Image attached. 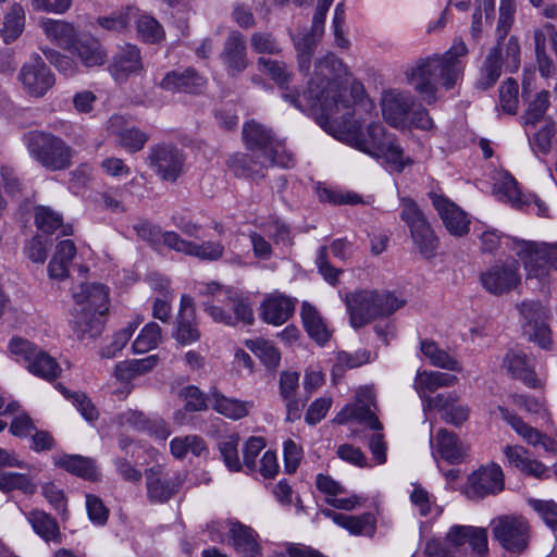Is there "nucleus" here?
Masks as SVG:
<instances>
[{"mask_svg":"<svg viewBox=\"0 0 557 557\" xmlns=\"http://www.w3.org/2000/svg\"><path fill=\"white\" fill-rule=\"evenodd\" d=\"M375 408V397L372 389L368 387L360 388L357 393L356 403L343 408L334 420L339 424L357 420L366 423L370 429L381 431L383 426L374 413Z\"/></svg>","mask_w":557,"mask_h":557,"instance_id":"nucleus-16","label":"nucleus"},{"mask_svg":"<svg viewBox=\"0 0 557 557\" xmlns=\"http://www.w3.org/2000/svg\"><path fill=\"white\" fill-rule=\"evenodd\" d=\"M25 26V11L20 4H13L4 16L3 27L0 30L4 42L15 40Z\"/></svg>","mask_w":557,"mask_h":557,"instance_id":"nucleus-48","label":"nucleus"},{"mask_svg":"<svg viewBox=\"0 0 557 557\" xmlns=\"http://www.w3.org/2000/svg\"><path fill=\"white\" fill-rule=\"evenodd\" d=\"M46 59L64 76H73L78 72L77 63L69 55L52 49H42Z\"/></svg>","mask_w":557,"mask_h":557,"instance_id":"nucleus-64","label":"nucleus"},{"mask_svg":"<svg viewBox=\"0 0 557 557\" xmlns=\"http://www.w3.org/2000/svg\"><path fill=\"white\" fill-rule=\"evenodd\" d=\"M300 314L308 335L319 345H324L332 332L318 310L309 302H304Z\"/></svg>","mask_w":557,"mask_h":557,"instance_id":"nucleus-40","label":"nucleus"},{"mask_svg":"<svg viewBox=\"0 0 557 557\" xmlns=\"http://www.w3.org/2000/svg\"><path fill=\"white\" fill-rule=\"evenodd\" d=\"M40 27L49 39L57 41L65 49H70L71 45L76 40L75 27L69 22L41 18Z\"/></svg>","mask_w":557,"mask_h":557,"instance_id":"nucleus-44","label":"nucleus"},{"mask_svg":"<svg viewBox=\"0 0 557 557\" xmlns=\"http://www.w3.org/2000/svg\"><path fill=\"white\" fill-rule=\"evenodd\" d=\"M35 223L40 231L47 234H51L58 228L61 230V234L63 236H69L73 234L72 226L63 225L61 215L48 207L36 208Z\"/></svg>","mask_w":557,"mask_h":557,"instance_id":"nucleus-47","label":"nucleus"},{"mask_svg":"<svg viewBox=\"0 0 557 557\" xmlns=\"http://www.w3.org/2000/svg\"><path fill=\"white\" fill-rule=\"evenodd\" d=\"M110 71L116 81H124L132 74H139L143 71L139 49L134 45L122 47L113 58Z\"/></svg>","mask_w":557,"mask_h":557,"instance_id":"nucleus-33","label":"nucleus"},{"mask_svg":"<svg viewBox=\"0 0 557 557\" xmlns=\"http://www.w3.org/2000/svg\"><path fill=\"white\" fill-rule=\"evenodd\" d=\"M399 206L400 219L409 230L429 222L424 212L413 199L409 197H401Z\"/></svg>","mask_w":557,"mask_h":557,"instance_id":"nucleus-56","label":"nucleus"},{"mask_svg":"<svg viewBox=\"0 0 557 557\" xmlns=\"http://www.w3.org/2000/svg\"><path fill=\"white\" fill-rule=\"evenodd\" d=\"M250 45L252 50L259 54H280L282 47L271 33L257 32L251 35Z\"/></svg>","mask_w":557,"mask_h":557,"instance_id":"nucleus-60","label":"nucleus"},{"mask_svg":"<svg viewBox=\"0 0 557 557\" xmlns=\"http://www.w3.org/2000/svg\"><path fill=\"white\" fill-rule=\"evenodd\" d=\"M209 401L218 413L232 420H239L247 417L253 407L251 401L230 398L218 391L210 393Z\"/></svg>","mask_w":557,"mask_h":557,"instance_id":"nucleus-37","label":"nucleus"},{"mask_svg":"<svg viewBox=\"0 0 557 557\" xmlns=\"http://www.w3.org/2000/svg\"><path fill=\"white\" fill-rule=\"evenodd\" d=\"M318 34H305L301 36H294L293 41L297 52L298 67L300 72H308L311 65V55L313 53Z\"/></svg>","mask_w":557,"mask_h":557,"instance_id":"nucleus-51","label":"nucleus"},{"mask_svg":"<svg viewBox=\"0 0 557 557\" xmlns=\"http://www.w3.org/2000/svg\"><path fill=\"white\" fill-rule=\"evenodd\" d=\"M423 410L424 412L438 410L446 423L457 426L466 422L470 414V408L465 404H459L458 396L453 393L438 394L424 399Z\"/></svg>","mask_w":557,"mask_h":557,"instance_id":"nucleus-22","label":"nucleus"},{"mask_svg":"<svg viewBox=\"0 0 557 557\" xmlns=\"http://www.w3.org/2000/svg\"><path fill=\"white\" fill-rule=\"evenodd\" d=\"M430 199L443 225L451 236L462 237L469 233L470 219L457 203L436 193H430Z\"/></svg>","mask_w":557,"mask_h":557,"instance_id":"nucleus-14","label":"nucleus"},{"mask_svg":"<svg viewBox=\"0 0 557 557\" xmlns=\"http://www.w3.org/2000/svg\"><path fill=\"white\" fill-rule=\"evenodd\" d=\"M350 325L362 327L373 320L393 314L405 306L406 300L389 292L357 290L346 296Z\"/></svg>","mask_w":557,"mask_h":557,"instance_id":"nucleus-4","label":"nucleus"},{"mask_svg":"<svg viewBox=\"0 0 557 557\" xmlns=\"http://www.w3.org/2000/svg\"><path fill=\"white\" fill-rule=\"evenodd\" d=\"M503 488V470L498 465L491 463L474 471L468 478L465 494L470 499H479L499 493Z\"/></svg>","mask_w":557,"mask_h":557,"instance_id":"nucleus-15","label":"nucleus"},{"mask_svg":"<svg viewBox=\"0 0 557 557\" xmlns=\"http://www.w3.org/2000/svg\"><path fill=\"white\" fill-rule=\"evenodd\" d=\"M200 294L211 295L215 301L225 304L233 310L234 324L236 322H243L245 324H251L253 322V312L250 306L236 294L228 289L222 288L216 283H209L200 289Z\"/></svg>","mask_w":557,"mask_h":557,"instance_id":"nucleus-25","label":"nucleus"},{"mask_svg":"<svg viewBox=\"0 0 557 557\" xmlns=\"http://www.w3.org/2000/svg\"><path fill=\"white\" fill-rule=\"evenodd\" d=\"M549 106V94L546 90H542L536 97L529 103L522 119L525 127L535 126L540 122Z\"/></svg>","mask_w":557,"mask_h":557,"instance_id":"nucleus-55","label":"nucleus"},{"mask_svg":"<svg viewBox=\"0 0 557 557\" xmlns=\"http://www.w3.org/2000/svg\"><path fill=\"white\" fill-rule=\"evenodd\" d=\"M516 253L521 259L527 272V280L548 281L550 269L557 271V242H525L517 244Z\"/></svg>","mask_w":557,"mask_h":557,"instance_id":"nucleus-7","label":"nucleus"},{"mask_svg":"<svg viewBox=\"0 0 557 557\" xmlns=\"http://www.w3.org/2000/svg\"><path fill=\"white\" fill-rule=\"evenodd\" d=\"M230 536L234 549L244 557L253 555L258 552L256 532L239 522H230Z\"/></svg>","mask_w":557,"mask_h":557,"instance_id":"nucleus-43","label":"nucleus"},{"mask_svg":"<svg viewBox=\"0 0 557 557\" xmlns=\"http://www.w3.org/2000/svg\"><path fill=\"white\" fill-rule=\"evenodd\" d=\"M493 194L503 202L523 208V196L516 180L507 172H497L494 176Z\"/></svg>","mask_w":557,"mask_h":557,"instance_id":"nucleus-39","label":"nucleus"},{"mask_svg":"<svg viewBox=\"0 0 557 557\" xmlns=\"http://www.w3.org/2000/svg\"><path fill=\"white\" fill-rule=\"evenodd\" d=\"M76 256V246L71 239L60 240L48 264V274L53 280H64L69 276V267Z\"/></svg>","mask_w":557,"mask_h":557,"instance_id":"nucleus-36","label":"nucleus"},{"mask_svg":"<svg viewBox=\"0 0 557 557\" xmlns=\"http://www.w3.org/2000/svg\"><path fill=\"white\" fill-rule=\"evenodd\" d=\"M220 58L231 75H237L246 70L249 61L242 34L237 32L230 34Z\"/></svg>","mask_w":557,"mask_h":557,"instance_id":"nucleus-29","label":"nucleus"},{"mask_svg":"<svg viewBox=\"0 0 557 557\" xmlns=\"http://www.w3.org/2000/svg\"><path fill=\"white\" fill-rule=\"evenodd\" d=\"M170 450L176 459H184L188 455L201 457L208 453L205 441L194 434L174 437L170 442Z\"/></svg>","mask_w":557,"mask_h":557,"instance_id":"nucleus-45","label":"nucleus"},{"mask_svg":"<svg viewBox=\"0 0 557 557\" xmlns=\"http://www.w3.org/2000/svg\"><path fill=\"white\" fill-rule=\"evenodd\" d=\"M528 504L539 513L548 528L557 532V503L530 498Z\"/></svg>","mask_w":557,"mask_h":557,"instance_id":"nucleus-63","label":"nucleus"},{"mask_svg":"<svg viewBox=\"0 0 557 557\" xmlns=\"http://www.w3.org/2000/svg\"><path fill=\"white\" fill-rule=\"evenodd\" d=\"M467 54L466 44L455 40L446 52L419 58L406 66V82L425 103H435L442 88L451 89L462 77Z\"/></svg>","mask_w":557,"mask_h":557,"instance_id":"nucleus-2","label":"nucleus"},{"mask_svg":"<svg viewBox=\"0 0 557 557\" xmlns=\"http://www.w3.org/2000/svg\"><path fill=\"white\" fill-rule=\"evenodd\" d=\"M294 309L295 302L292 298L278 293H273L262 302L261 318L269 324L281 325L289 319Z\"/></svg>","mask_w":557,"mask_h":557,"instance_id":"nucleus-31","label":"nucleus"},{"mask_svg":"<svg viewBox=\"0 0 557 557\" xmlns=\"http://www.w3.org/2000/svg\"><path fill=\"white\" fill-rule=\"evenodd\" d=\"M69 51L85 69L100 67L108 58L101 42L94 37L76 38Z\"/></svg>","mask_w":557,"mask_h":557,"instance_id":"nucleus-27","label":"nucleus"},{"mask_svg":"<svg viewBox=\"0 0 557 557\" xmlns=\"http://www.w3.org/2000/svg\"><path fill=\"white\" fill-rule=\"evenodd\" d=\"M75 309L72 330L81 341L98 337L103 329V314L109 309V290L100 283H82L72 290Z\"/></svg>","mask_w":557,"mask_h":557,"instance_id":"nucleus-3","label":"nucleus"},{"mask_svg":"<svg viewBox=\"0 0 557 557\" xmlns=\"http://www.w3.org/2000/svg\"><path fill=\"white\" fill-rule=\"evenodd\" d=\"M33 530L46 542L61 543L62 535L58 522L42 510H32L26 516Z\"/></svg>","mask_w":557,"mask_h":557,"instance_id":"nucleus-42","label":"nucleus"},{"mask_svg":"<svg viewBox=\"0 0 557 557\" xmlns=\"http://www.w3.org/2000/svg\"><path fill=\"white\" fill-rule=\"evenodd\" d=\"M146 475L147 498L151 503L162 504L174 496L183 484L178 474H171L160 466L148 469Z\"/></svg>","mask_w":557,"mask_h":557,"instance_id":"nucleus-17","label":"nucleus"},{"mask_svg":"<svg viewBox=\"0 0 557 557\" xmlns=\"http://www.w3.org/2000/svg\"><path fill=\"white\" fill-rule=\"evenodd\" d=\"M409 232L414 247L424 258H432L435 256L438 247V238L430 222L417 225L416 227L410 228Z\"/></svg>","mask_w":557,"mask_h":557,"instance_id":"nucleus-46","label":"nucleus"},{"mask_svg":"<svg viewBox=\"0 0 557 557\" xmlns=\"http://www.w3.org/2000/svg\"><path fill=\"white\" fill-rule=\"evenodd\" d=\"M0 490L4 493L18 490L25 494H33L35 485L28 475L18 472L1 471Z\"/></svg>","mask_w":557,"mask_h":557,"instance_id":"nucleus-54","label":"nucleus"},{"mask_svg":"<svg viewBox=\"0 0 557 557\" xmlns=\"http://www.w3.org/2000/svg\"><path fill=\"white\" fill-rule=\"evenodd\" d=\"M323 515L354 535L372 536L376 530L375 517L369 512L360 516H348L326 509L323 510Z\"/></svg>","mask_w":557,"mask_h":557,"instance_id":"nucleus-34","label":"nucleus"},{"mask_svg":"<svg viewBox=\"0 0 557 557\" xmlns=\"http://www.w3.org/2000/svg\"><path fill=\"white\" fill-rule=\"evenodd\" d=\"M257 66L260 72L267 74L278 87H284L292 81L293 73L283 61L260 57L257 60Z\"/></svg>","mask_w":557,"mask_h":557,"instance_id":"nucleus-49","label":"nucleus"},{"mask_svg":"<svg viewBox=\"0 0 557 557\" xmlns=\"http://www.w3.org/2000/svg\"><path fill=\"white\" fill-rule=\"evenodd\" d=\"M137 33L141 40L156 44L164 38V30L161 24L149 15H141L137 22Z\"/></svg>","mask_w":557,"mask_h":557,"instance_id":"nucleus-57","label":"nucleus"},{"mask_svg":"<svg viewBox=\"0 0 557 557\" xmlns=\"http://www.w3.org/2000/svg\"><path fill=\"white\" fill-rule=\"evenodd\" d=\"M149 165L164 181H175L182 173L183 156L173 147L157 146L149 154Z\"/></svg>","mask_w":557,"mask_h":557,"instance_id":"nucleus-23","label":"nucleus"},{"mask_svg":"<svg viewBox=\"0 0 557 557\" xmlns=\"http://www.w3.org/2000/svg\"><path fill=\"white\" fill-rule=\"evenodd\" d=\"M135 16L136 9L127 7L125 11L115 12L111 16L98 17L97 24L107 30L120 32L125 29Z\"/></svg>","mask_w":557,"mask_h":557,"instance_id":"nucleus-61","label":"nucleus"},{"mask_svg":"<svg viewBox=\"0 0 557 557\" xmlns=\"http://www.w3.org/2000/svg\"><path fill=\"white\" fill-rule=\"evenodd\" d=\"M500 417L513 429V431L530 446H541L547 453H557V437L548 436L537 429L524 422L520 417L508 409L498 406Z\"/></svg>","mask_w":557,"mask_h":557,"instance_id":"nucleus-20","label":"nucleus"},{"mask_svg":"<svg viewBox=\"0 0 557 557\" xmlns=\"http://www.w3.org/2000/svg\"><path fill=\"white\" fill-rule=\"evenodd\" d=\"M410 499L412 505L423 517L437 516L441 512L440 507L435 504L433 497L429 494L428 491L420 486H414L410 494Z\"/></svg>","mask_w":557,"mask_h":557,"instance_id":"nucleus-59","label":"nucleus"},{"mask_svg":"<svg viewBox=\"0 0 557 557\" xmlns=\"http://www.w3.org/2000/svg\"><path fill=\"white\" fill-rule=\"evenodd\" d=\"M503 451L508 463L516 467L523 474L535 479L548 476V468L543 462L531 458L528 449L520 445H506Z\"/></svg>","mask_w":557,"mask_h":557,"instance_id":"nucleus-30","label":"nucleus"},{"mask_svg":"<svg viewBox=\"0 0 557 557\" xmlns=\"http://www.w3.org/2000/svg\"><path fill=\"white\" fill-rule=\"evenodd\" d=\"M163 244L177 252L196 257L205 261L219 260L222 258L225 250L224 245L220 242L208 240L197 244L182 238L175 232H164Z\"/></svg>","mask_w":557,"mask_h":557,"instance_id":"nucleus-18","label":"nucleus"},{"mask_svg":"<svg viewBox=\"0 0 557 557\" xmlns=\"http://www.w3.org/2000/svg\"><path fill=\"white\" fill-rule=\"evenodd\" d=\"M315 485L317 488L325 495L326 503L337 509L352 510L360 504V497L356 495L338 497L345 493V488L341 483L329 475L318 474Z\"/></svg>","mask_w":557,"mask_h":557,"instance_id":"nucleus-32","label":"nucleus"},{"mask_svg":"<svg viewBox=\"0 0 557 557\" xmlns=\"http://www.w3.org/2000/svg\"><path fill=\"white\" fill-rule=\"evenodd\" d=\"M494 539L507 550L521 553L528 546L530 527L521 516H500L492 521Z\"/></svg>","mask_w":557,"mask_h":557,"instance_id":"nucleus-11","label":"nucleus"},{"mask_svg":"<svg viewBox=\"0 0 557 557\" xmlns=\"http://www.w3.org/2000/svg\"><path fill=\"white\" fill-rule=\"evenodd\" d=\"M108 132L116 140L117 146L129 153L140 151L148 141V135L122 115H112L107 125Z\"/></svg>","mask_w":557,"mask_h":557,"instance_id":"nucleus-21","label":"nucleus"},{"mask_svg":"<svg viewBox=\"0 0 557 557\" xmlns=\"http://www.w3.org/2000/svg\"><path fill=\"white\" fill-rule=\"evenodd\" d=\"M219 449L227 469L237 472L242 469L238 456V436L230 435L219 443Z\"/></svg>","mask_w":557,"mask_h":557,"instance_id":"nucleus-58","label":"nucleus"},{"mask_svg":"<svg viewBox=\"0 0 557 557\" xmlns=\"http://www.w3.org/2000/svg\"><path fill=\"white\" fill-rule=\"evenodd\" d=\"M20 79L28 95L42 97L53 85L54 76L39 55L24 64Z\"/></svg>","mask_w":557,"mask_h":557,"instance_id":"nucleus-19","label":"nucleus"},{"mask_svg":"<svg viewBox=\"0 0 557 557\" xmlns=\"http://www.w3.org/2000/svg\"><path fill=\"white\" fill-rule=\"evenodd\" d=\"M499 107L508 114H515L518 109V84L515 79H506L499 87Z\"/></svg>","mask_w":557,"mask_h":557,"instance_id":"nucleus-62","label":"nucleus"},{"mask_svg":"<svg viewBox=\"0 0 557 557\" xmlns=\"http://www.w3.org/2000/svg\"><path fill=\"white\" fill-rule=\"evenodd\" d=\"M421 351L434 367L460 371L458 362L446 351L437 347L433 342L424 341L421 343Z\"/></svg>","mask_w":557,"mask_h":557,"instance_id":"nucleus-52","label":"nucleus"},{"mask_svg":"<svg viewBox=\"0 0 557 557\" xmlns=\"http://www.w3.org/2000/svg\"><path fill=\"white\" fill-rule=\"evenodd\" d=\"M12 357L34 375L46 381H52L61 374L58 361L45 350L21 337H13L9 342Z\"/></svg>","mask_w":557,"mask_h":557,"instance_id":"nucleus-8","label":"nucleus"},{"mask_svg":"<svg viewBox=\"0 0 557 557\" xmlns=\"http://www.w3.org/2000/svg\"><path fill=\"white\" fill-rule=\"evenodd\" d=\"M246 347L250 349L265 367L275 369L280 364L281 354L278 349L269 341L263 338L248 339Z\"/></svg>","mask_w":557,"mask_h":557,"instance_id":"nucleus-50","label":"nucleus"},{"mask_svg":"<svg viewBox=\"0 0 557 557\" xmlns=\"http://www.w3.org/2000/svg\"><path fill=\"white\" fill-rule=\"evenodd\" d=\"M54 465L86 480L95 481L99 476L95 461L81 455L57 456Z\"/></svg>","mask_w":557,"mask_h":557,"instance_id":"nucleus-41","label":"nucleus"},{"mask_svg":"<svg viewBox=\"0 0 557 557\" xmlns=\"http://www.w3.org/2000/svg\"><path fill=\"white\" fill-rule=\"evenodd\" d=\"M468 454V446L453 432L446 429H440L435 436V446L432 456L437 462L442 458L450 465H457L465 460Z\"/></svg>","mask_w":557,"mask_h":557,"instance_id":"nucleus-26","label":"nucleus"},{"mask_svg":"<svg viewBox=\"0 0 557 557\" xmlns=\"http://www.w3.org/2000/svg\"><path fill=\"white\" fill-rule=\"evenodd\" d=\"M243 137L249 149L261 153L265 166L290 168L294 165L293 154L264 125L255 121L246 123L243 128Z\"/></svg>","mask_w":557,"mask_h":557,"instance_id":"nucleus-6","label":"nucleus"},{"mask_svg":"<svg viewBox=\"0 0 557 557\" xmlns=\"http://www.w3.org/2000/svg\"><path fill=\"white\" fill-rule=\"evenodd\" d=\"M205 78L191 69L169 72L160 83L169 91L198 92L205 86Z\"/></svg>","mask_w":557,"mask_h":557,"instance_id":"nucleus-35","label":"nucleus"},{"mask_svg":"<svg viewBox=\"0 0 557 557\" xmlns=\"http://www.w3.org/2000/svg\"><path fill=\"white\" fill-rule=\"evenodd\" d=\"M479 278L488 294L494 296L508 294L521 284L519 262L498 260L482 271Z\"/></svg>","mask_w":557,"mask_h":557,"instance_id":"nucleus-10","label":"nucleus"},{"mask_svg":"<svg viewBox=\"0 0 557 557\" xmlns=\"http://www.w3.org/2000/svg\"><path fill=\"white\" fill-rule=\"evenodd\" d=\"M173 337L181 345H190L200 339L195 304L188 295H183L181 298Z\"/></svg>","mask_w":557,"mask_h":557,"instance_id":"nucleus-24","label":"nucleus"},{"mask_svg":"<svg viewBox=\"0 0 557 557\" xmlns=\"http://www.w3.org/2000/svg\"><path fill=\"white\" fill-rule=\"evenodd\" d=\"M503 367L515 379L521 380L529 387H537L540 381L534 372V360L521 350L506 354Z\"/></svg>","mask_w":557,"mask_h":557,"instance_id":"nucleus-28","label":"nucleus"},{"mask_svg":"<svg viewBox=\"0 0 557 557\" xmlns=\"http://www.w3.org/2000/svg\"><path fill=\"white\" fill-rule=\"evenodd\" d=\"M510 72L517 71L520 65V46L516 38L510 37L505 44L497 42L486 55L478 78L482 89L492 87L502 74V64Z\"/></svg>","mask_w":557,"mask_h":557,"instance_id":"nucleus-9","label":"nucleus"},{"mask_svg":"<svg viewBox=\"0 0 557 557\" xmlns=\"http://www.w3.org/2000/svg\"><path fill=\"white\" fill-rule=\"evenodd\" d=\"M414 106V97L408 91L389 89L381 98L382 114L385 121L395 128L406 129L409 125V113Z\"/></svg>","mask_w":557,"mask_h":557,"instance_id":"nucleus-13","label":"nucleus"},{"mask_svg":"<svg viewBox=\"0 0 557 557\" xmlns=\"http://www.w3.org/2000/svg\"><path fill=\"white\" fill-rule=\"evenodd\" d=\"M283 99L299 110L306 106L326 133L397 172L412 163L396 137L375 121L376 108L363 85L349 81L347 66L333 53L317 61L307 91L297 97L284 92Z\"/></svg>","mask_w":557,"mask_h":557,"instance_id":"nucleus-1","label":"nucleus"},{"mask_svg":"<svg viewBox=\"0 0 557 557\" xmlns=\"http://www.w3.org/2000/svg\"><path fill=\"white\" fill-rule=\"evenodd\" d=\"M23 141L30 157L49 171H62L72 166L74 150L62 138L44 132H29Z\"/></svg>","mask_w":557,"mask_h":557,"instance_id":"nucleus-5","label":"nucleus"},{"mask_svg":"<svg viewBox=\"0 0 557 557\" xmlns=\"http://www.w3.org/2000/svg\"><path fill=\"white\" fill-rule=\"evenodd\" d=\"M161 341V329L154 323L146 324L133 343L135 354H145L158 346Z\"/></svg>","mask_w":557,"mask_h":557,"instance_id":"nucleus-53","label":"nucleus"},{"mask_svg":"<svg viewBox=\"0 0 557 557\" xmlns=\"http://www.w3.org/2000/svg\"><path fill=\"white\" fill-rule=\"evenodd\" d=\"M458 382V377L454 374L438 371L418 372L414 379V389L419 394L422 403L426 399V394L432 393L441 387L453 386ZM430 396H428L429 398Z\"/></svg>","mask_w":557,"mask_h":557,"instance_id":"nucleus-38","label":"nucleus"},{"mask_svg":"<svg viewBox=\"0 0 557 557\" xmlns=\"http://www.w3.org/2000/svg\"><path fill=\"white\" fill-rule=\"evenodd\" d=\"M524 319L523 331L529 339L543 348L550 344V330L548 326L549 311L540 302L523 301L519 306Z\"/></svg>","mask_w":557,"mask_h":557,"instance_id":"nucleus-12","label":"nucleus"}]
</instances>
